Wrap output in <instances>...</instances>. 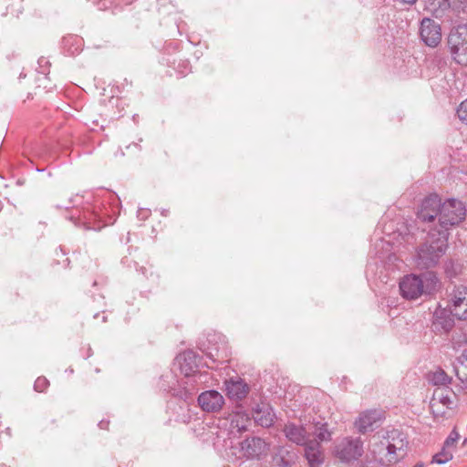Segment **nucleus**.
<instances>
[{
    "instance_id": "obj_1",
    "label": "nucleus",
    "mask_w": 467,
    "mask_h": 467,
    "mask_svg": "<svg viewBox=\"0 0 467 467\" xmlns=\"http://www.w3.org/2000/svg\"><path fill=\"white\" fill-rule=\"evenodd\" d=\"M466 208L463 202L455 198L441 202L437 194L424 198L417 213L418 219L422 223H431V230L439 236L449 239V231L464 221Z\"/></svg>"
},
{
    "instance_id": "obj_2",
    "label": "nucleus",
    "mask_w": 467,
    "mask_h": 467,
    "mask_svg": "<svg viewBox=\"0 0 467 467\" xmlns=\"http://www.w3.org/2000/svg\"><path fill=\"white\" fill-rule=\"evenodd\" d=\"M407 436L398 429L386 431L382 435H375L370 444V451L381 465L388 466L400 462L407 453Z\"/></svg>"
},
{
    "instance_id": "obj_3",
    "label": "nucleus",
    "mask_w": 467,
    "mask_h": 467,
    "mask_svg": "<svg viewBox=\"0 0 467 467\" xmlns=\"http://www.w3.org/2000/svg\"><path fill=\"white\" fill-rule=\"evenodd\" d=\"M116 212L110 206L99 203L88 204L77 214H71L68 219L78 227L83 226L86 230H100L116 220Z\"/></svg>"
},
{
    "instance_id": "obj_4",
    "label": "nucleus",
    "mask_w": 467,
    "mask_h": 467,
    "mask_svg": "<svg viewBox=\"0 0 467 467\" xmlns=\"http://www.w3.org/2000/svg\"><path fill=\"white\" fill-rule=\"evenodd\" d=\"M399 287L402 297L408 300H416L423 295H432L441 288V281L434 272H426L422 275H406L400 283Z\"/></svg>"
},
{
    "instance_id": "obj_5",
    "label": "nucleus",
    "mask_w": 467,
    "mask_h": 467,
    "mask_svg": "<svg viewBox=\"0 0 467 467\" xmlns=\"http://www.w3.org/2000/svg\"><path fill=\"white\" fill-rule=\"evenodd\" d=\"M448 248V238L439 236L437 232L430 229L427 240L417 250L414 262L419 269L434 267Z\"/></svg>"
},
{
    "instance_id": "obj_6",
    "label": "nucleus",
    "mask_w": 467,
    "mask_h": 467,
    "mask_svg": "<svg viewBox=\"0 0 467 467\" xmlns=\"http://www.w3.org/2000/svg\"><path fill=\"white\" fill-rule=\"evenodd\" d=\"M384 232L386 236L379 238L373 244L375 256L379 258L381 262L385 259H389V261L396 259L394 253H392L394 246L398 247L402 244H410L413 240V236L404 224L392 233L387 232V228H385Z\"/></svg>"
},
{
    "instance_id": "obj_7",
    "label": "nucleus",
    "mask_w": 467,
    "mask_h": 467,
    "mask_svg": "<svg viewBox=\"0 0 467 467\" xmlns=\"http://www.w3.org/2000/svg\"><path fill=\"white\" fill-rule=\"evenodd\" d=\"M201 359L200 356L192 349L183 351L175 358L181 372L184 374V384L189 385L190 387H194L195 389L198 385L206 380L202 379L205 375L198 370Z\"/></svg>"
},
{
    "instance_id": "obj_8",
    "label": "nucleus",
    "mask_w": 467,
    "mask_h": 467,
    "mask_svg": "<svg viewBox=\"0 0 467 467\" xmlns=\"http://www.w3.org/2000/svg\"><path fill=\"white\" fill-rule=\"evenodd\" d=\"M448 46L453 59L458 64L467 63L462 57L467 55V25H459L451 29Z\"/></svg>"
},
{
    "instance_id": "obj_9",
    "label": "nucleus",
    "mask_w": 467,
    "mask_h": 467,
    "mask_svg": "<svg viewBox=\"0 0 467 467\" xmlns=\"http://www.w3.org/2000/svg\"><path fill=\"white\" fill-rule=\"evenodd\" d=\"M363 442L359 438L347 437L339 441L334 449L335 456L342 462L357 461L363 454Z\"/></svg>"
},
{
    "instance_id": "obj_10",
    "label": "nucleus",
    "mask_w": 467,
    "mask_h": 467,
    "mask_svg": "<svg viewBox=\"0 0 467 467\" xmlns=\"http://www.w3.org/2000/svg\"><path fill=\"white\" fill-rule=\"evenodd\" d=\"M448 308L459 320H467V285H454L448 295Z\"/></svg>"
},
{
    "instance_id": "obj_11",
    "label": "nucleus",
    "mask_w": 467,
    "mask_h": 467,
    "mask_svg": "<svg viewBox=\"0 0 467 467\" xmlns=\"http://www.w3.org/2000/svg\"><path fill=\"white\" fill-rule=\"evenodd\" d=\"M184 381L185 380L182 379L179 382L176 376L171 371H168L161 375L159 386L164 391H168L171 395L186 400L192 396L195 388L184 384Z\"/></svg>"
},
{
    "instance_id": "obj_12",
    "label": "nucleus",
    "mask_w": 467,
    "mask_h": 467,
    "mask_svg": "<svg viewBox=\"0 0 467 467\" xmlns=\"http://www.w3.org/2000/svg\"><path fill=\"white\" fill-rule=\"evenodd\" d=\"M454 392L451 388H436L430 407L434 417H442L448 410L453 408Z\"/></svg>"
},
{
    "instance_id": "obj_13",
    "label": "nucleus",
    "mask_w": 467,
    "mask_h": 467,
    "mask_svg": "<svg viewBox=\"0 0 467 467\" xmlns=\"http://www.w3.org/2000/svg\"><path fill=\"white\" fill-rule=\"evenodd\" d=\"M420 36L426 46L436 47L441 41L440 24L431 18L424 17L420 22Z\"/></svg>"
},
{
    "instance_id": "obj_14",
    "label": "nucleus",
    "mask_w": 467,
    "mask_h": 467,
    "mask_svg": "<svg viewBox=\"0 0 467 467\" xmlns=\"http://www.w3.org/2000/svg\"><path fill=\"white\" fill-rule=\"evenodd\" d=\"M268 444L259 437L247 438L240 443L241 456L245 459H257L266 454Z\"/></svg>"
},
{
    "instance_id": "obj_15",
    "label": "nucleus",
    "mask_w": 467,
    "mask_h": 467,
    "mask_svg": "<svg viewBox=\"0 0 467 467\" xmlns=\"http://www.w3.org/2000/svg\"><path fill=\"white\" fill-rule=\"evenodd\" d=\"M198 403L204 411L216 412L223 408L224 399L220 392L212 389L201 393L198 397Z\"/></svg>"
},
{
    "instance_id": "obj_16",
    "label": "nucleus",
    "mask_w": 467,
    "mask_h": 467,
    "mask_svg": "<svg viewBox=\"0 0 467 467\" xmlns=\"http://www.w3.org/2000/svg\"><path fill=\"white\" fill-rule=\"evenodd\" d=\"M283 432L288 441L297 445H305L310 441L308 430L294 422H287L284 426Z\"/></svg>"
},
{
    "instance_id": "obj_17",
    "label": "nucleus",
    "mask_w": 467,
    "mask_h": 467,
    "mask_svg": "<svg viewBox=\"0 0 467 467\" xmlns=\"http://www.w3.org/2000/svg\"><path fill=\"white\" fill-rule=\"evenodd\" d=\"M226 395L229 399L241 400L246 397L249 392V386L240 378L230 379L225 381Z\"/></svg>"
},
{
    "instance_id": "obj_18",
    "label": "nucleus",
    "mask_w": 467,
    "mask_h": 467,
    "mask_svg": "<svg viewBox=\"0 0 467 467\" xmlns=\"http://www.w3.org/2000/svg\"><path fill=\"white\" fill-rule=\"evenodd\" d=\"M382 418L379 410H370L363 412L356 420L355 425L359 432L365 433L372 431L374 425L377 424Z\"/></svg>"
},
{
    "instance_id": "obj_19",
    "label": "nucleus",
    "mask_w": 467,
    "mask_h": 467,
    "mask_svg": "<svg viewBox=\"0 0 467 467\" xmlns=\"http://www.w3.org/2000/svg\"><path fill=\"white\" fill-rule=\"evenodd\" d=\"M254 420L262 427H270L274 423L275 413L268 404L257 405L253 410Z\"/></svg>"
},
{
    "instance_id": "obj_20",
    "label": "nucleus",
    "mask_w": 467,
    "mask_h": 467,
    "mask_svg": "<svg viewBox=\"0 0 467 467\" xmlns=\"http://www.w3.org/2000/svg\"><path fill=\"white\" fill-rule=\"evenodd\" d=\"M305 456L311 467H320L324 462V454L319 442L309 441L305 445Z\"/></svg>"
},
{
    "instance_id": "obj_21",
    "label": "nucleus",
    "mask_w": 467,
    "mask_h": 467,
    "mask_svg": "<svg viewBox=\"0 0 467 467\" xmlns=\"http://www.w3.org/2000/svg\"><path fill=\"white\" fill-rule=\"evenodd\" d=\"M296 460V454L294 451L286 447H280L273 457L274 467H292Z\"/></svg>"
},
{
    "instance_id": "obj_22",
    "label": "nucleus",
    "mask_w": 467,
    "mask_h": 467,
    "mask_svg": "<svg viewBox=\"0 0 467 467\" xmlns=\"http://www.w3.org/2000/svg\"><path fill=\"white\" fill-rule=\"evenodd\" d=\"M307 430L309 436H314L317 442L328 441L332 438V431H329L327 422L314 421L308 425Z\"/></svg>"
},
{
    "instance_id": "obj_23",
    "label": "nucleus",
    "mask_w": 467,
    "mask_h": 467,
    "mask_svg": "<svg viewBox=\"0 0 467 467\" xmlns=\"http://www.w3.org/2000/svg\"><path fill=\"white\" fill-rule=\"evenodd\" d=\"M428 379L437 388H450L449 386L451 383V378L441 368L431 372Z\"/></svg>"
},
{
    "instance_id": "obj_24",
    "label": "nucleus",
    "mask_w": 467,
    "mask_h": 467,
    "mask_svg": "<svg viewBox=\"0 0 467 467\" xmlns=\"http://www.w3.org/2000/svg\"><path fill=\"white\" fill-rule=\"evenodd\" d=\"M231 428L232 431L236 430L237 432H243L247 430V425L250 422V418L244 412H236L231 416Z\"/></svg>"
},
{
    "instance_id": "obj_25",
    "label": "nucleus",
    "mask_w": 467,
    "mask_h": 467,
    "mask_svg": "<svg viewBox=\"0 0 467 467\" xmlns=\"http://www.w3.org/2000/svg\"><path fill=\"white\" fill-rule=\"evenodd\" d=\"M205 355L213 361L224 362L227 361V351L225 346L223 344L221 347L214 348H207L203 350Z\"/></svg>"
},
{
    "instance_id": "obj_26",
    "label": "nucleus",
    "mask_w": 467,
    "mask_h": 467,
    "mask_svg": "<svg viewBox=\"0 0 467 467\" xmlns=\"http://www.w3.org/2000/svg\"><path fill=\"white\" fill-rule=\"evenodd\" d=\"M452 457L453 449L447 447L446 445L443 444L441 451H439L432 457V462L443 464L451 461Z\"/></svg>"
},
{
    "instance_id": "obj_27",
    "label": "nucleus",
    "mask_w": 467,
    "mask_h": 467,
    "mask_svg": "<svg viewBox=\"0 0 467 467\" xmlns=\"http://www.w3.org/2000/svg\"><path fill=\"white\" fill-rule=\"evenodd\" d=\"M462 265L459 262L449 260L444 265V272L448 278H455L462 273Z\"/></svg>"
},
{
    "instance_id": "obj_28",
    "label": "nucleus",
    "mask_w": 467,
    "mask_h": 467,
    "mask_svg": "<svg viewBox=\"0 0 467 467\" xmlns=\"http://www.w3.org/2000/svg\"><path fill=\"white\" fill-rule=\"evenodd\" d=\"M456 116L462 123L467 125V99L457 107Z\"/></svg>"
},
{
    "instance_id": "obj_29",
    "label": "nucleus",
    "mask_w": 467,
    "mask_h": 467,
    "mask_svg": "<svg viewBox=\"0 0 467 467\" xmlns=\"http://www.w3.org/2000/svg\"><path fill=\"white\" fill-rule=\"evenodd\" d=\"M72 42V44L76 45V47L74 49H68L67 52L69 55L74 56L75 54L78 53L80 51L81 47V39L77 36H70L68 38H64V44L67 46Z\"/></svg>"
},
{
    "instance_id": "obj_30",
    "label": "nucleus",
    "mask_w": 467,
    "mask_h": 467,
    "mask_svg": "<svg viewBox=\"0 0 467 467\" xmlns=\"http://www.w3.org/2000/svg\"><path fill=\"white\" fill-rule=\"evenodd\" d=\"M7 12L13 16H18L22 13V0H12L11 4L6 7Z\"/></svg>"
},
{
    "instance_id": "obj_31",
    "label": "nucleus",
    "mask_w": 467,
    "mask_h": 467,
    "mask_svg": "<svg viewBox=\"0 0 467 467\" xmlns=\"http://www.w3.org/2000/svg\"><path fill=\"white\" fill-rule=\"evenodd\" d=\"M459 438H460V435H459L458 431L455 429H453L451 431V433L449 434V436L447 437V439L445 440L444 445H446L447 447H450L451 449H454L455 443L459 440Z\"/></svg>"
},
{
    "instance_id": "obj_32",
    "label": "nucleus",
    "mask_w": 467,
    "mask_h": 467,
    "mask_svg": "<svg viewBox=\"0 0 467 467\" xmlns=\"http://www.w3.org/2000/svg\"><path fill=\"white\" fill-rule=\"evenodd\" d=\"M48 384L49 382L45 377H38L35 381L34 389L36 391L42 392L47 388Z\"/></svg>"
},
{
    "instance_id": "obj_33",
    "label": "nucleus",
    "mask_w": 467,
    "mask_h": 467,
    "mask_svg": "<svg viewBox=\"0 0 467 467\" xmlns=\"http://www.w3.org/2000/svg\"><path fill=\"white\" fill-rule=\"evenodd\" d=\"M135 267H136L137 272L140 273L146 279H148L150 277H153L155 279L158 278L157 275H154V273L151 270L149 271L145 266L138 267L137 264L135 263Z\"/></svg>"
},
{
    "instance_id": "obj_34",
    "label": "nucleus",
    "mask_w": 467,
    "mask_h": 467,
    "mask_svg": "<svg viewBox=\"0 0 467 467\" xmlns=\"http://www.w3.org/2000/svg\"><path fill=\"white\" fill-rule=\"evenodd\" d=\"M178 73L181 76H185L190 71V64L188 61H182L178 65Z\"/></svg>"
},
{
    "instance_id": "obj_35",
    "label": "nucleus",
    "mask_w": 467,
    "mask_h": 467,
    "mask_svg": "<svg viewBox=\"0 0 467 467\" xmlns=\"http://www.w3.org/2000/svg\"><path fill=\"white\" fill-rule=\"evenodd\" d=\"M150 215V210L145 208H140L137 212V217L139 220H146Z\"/></svg>"
},
{
    "instance_id": "obj_36",
    "label": "nucleus",
    "mask_w": 467,
    "mask_h": 467,
    "mask_svg": "<svg viewBox=\"0 0 467 467\" xmlns=\"http://www.w3.org/2000/svg\"><path fill=\"white\" fill-rule=\"evenodd\" d=\"M108 425H109V421H106V420H100L99 423V427L100 429H107Z\"/></svg>"
},
{
    "instance_id": "obj_37",
    "label": "nucleus",
    "mask_w": 467,
    "mask_h": 467,
    "mask_svg": "<svg viewBox=\"0 0 467 467\" xmlns=\"http://www.w3.org/2000/svg\"><path fill=\"white\" fill-rule=\"evenodd\" d=\"M38 64H39V66L42 67V66H43V65H47V64H48V61H47L46 58L41 57V58L38 60Z\"/></svg>"
},
{
    "instance_id": "obj_38",
    "label": "nucleus",
    "mask_w": 467,
    "mask_h": 467,
    "mask_svg": "<svg viewBox=\"0 0 467 467\" xmlns=\"http://www.w3.org/2000/svg\"><path fill=\"white\" fill-rule=\"evenodd\" d=\"M400 2L404 3V4H409V5H412L414 4L417 0H400Z\"/></svg>"
},
{
    "instance_id": "obj_39",
    "label": "nucleus",
    "mask_w": 467,
    "mask_h": 467,
    "mask_svg": "<svg viewBox=\"0 0 467 467\" xmlns=\"http://www.w3.org/2000/svg\"><path fill=\"white\" fill-rule=\"evenodd\" d=\"M413 467H424V463L423 462H418Z\"/></svg>"
},
{
    "instance_id": "obj_40",
    "label": "nucleus",
    "mask_w": 467,
    "mask_h": 467,
    "mask_svg": "<svg viewBox=\"0 0 467 467\" xmlns=\"http://www.w3.org/2000/svg\"><path fill=\"white\" fill-rule=\"evenodd\" d=\"M106 8L105 4H102V5L99 6V9Z\"/></svg>"
},
{
    "instance_id": "obj_41",
    "label": "nucleus",
    "mask_w": 467,
    "mask_h": 467,
    "mask_svg": "<svg viewBox=\"0 0 467 467\" xmlns=\"http://www.w3.org/2000/svg\"><path fill=\"white\" fill-rule=\"evenodd\" d=\"M91 356V348H88V357Z\"/></svg>"
},
{
    "instance_id": "obj_42",
    "label": "nucleus",
    "mask_w": 467,
    "mask_h": 467,
    "mask_svg": "<svg viewBox=\"0 0 467 467\" xmlns=\"http://www.w3.org/2000/svg\"><path fill=\"white\" fill-rule=\"evenodd\" d=\"M41 73H42V74H47V72H46V70H45V69H43V70L41 71Z\"/></svg>"
},
{
    "instance_id": "obj_43",
    "label": "nucleus",
    "mask_w": 467,
    "mask_h": 467,
    "mask_svg": "<svg viewBox=\"0 0 467 467\" xmlns=\"http://www.w3.org/2000/svg\"><path fill=\"white\" fill-rule=\"evenodd\" d=\"M70 202H72V205H75V201L70 200Z\"/></svg>"
},
{
    "instance_id": "obj_44",
    "label": "nucleus",
    "mask_w": 467,
    "mask_h": 467,
    "mask_svg": "<svg viewBox=\"0 0 467 467\" xmlns=\"http://www.w3.org/2000/svg\"><path fill=\"white\" fill-rule=\"evenodd\" d=\"M466 442H467V438L464 440V443H466Z\"/></svg>"
}]
</instances>
